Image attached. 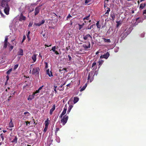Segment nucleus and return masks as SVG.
<instances>
[{"label":"nucleus","instance_id":"1","mask_svg":"<svg viewBox=\"0 0 146 146\" xmlns=\"http://www.w3.org/2000/svg\"><path fill=\"white\" fill-rule=\"evenodd\" d=\"M10 1V0H1L0 2V8L3 9L4 13L7 15L9 14L10 8L8 3Z\"/></svg>","mask_w":146,"mask_h":146},{"label":"nucleus","instance_id":"2","mask_svg":"<svg viewBox=\"0 0 146 146\" xmlns=\"http://www.w3.org/2000/svg\"><path fill=\"white\" fill-rule=\"evenodd\" d=\"M40 70V69L38 67L34 68L32 70V74L38 76L39 74V72Z\"/></svg>","mask_w":146,"mask_h":146},{"label":"nucleus","instance_id":"3","mask_svg":"<svg viewBox=\"0 0 146 146\" xmlns=\"http://www.w3.org/2000/svg\"><path fill=\"white\" fill-rule=\"evenodd\" d=\"M68 117L67 115H65L61 120V122L63 125H64L67 123Z\"/></svg>","mask_w":146,"mask_h":146},{"label":"nucleus","instance_id":"4","mask_svg":"<svg viewBox=\"0 0 146 146\" xmlns=\"http://www.w3.org/2000/svg\"><path fill=\"white\" fill-rule=\"evenodd\" d=\"M18 138L16 136L12 135L9 140L11 141V142L14 143H17Z\"/></svg>","mask_w":146,"mask_h":146},{"label":"nucleus","instance_id":"5","mask_svg":"<svg viewBox=\"0 0 146 146\" xmlns=\"http://www.w3.org/2000/svg\"><path fill=\"white\" fill-rule=\"evenodd\" d=\"M8 37L6 36L5 38V39L4 41V44L3 46V48L5 49L7 47V45H10V44L8 42Z\"/></svg>","mask_w":146,"mask_h":146},{"label":"nucleus","instance_id":"6","mask_svg":"<svg viewBox=\"0 0 146 146\" xmlns=\"http://www.w3.org/2000/svg\"><path fill=\"white\" fill-rule=\"evenodd\" d=\"M26 17L24 16L22 13H21L19 17V20L20 21H24L26 19Z\"/></svg>","mask_w":146,"mask_h":146},{"label":"nucleus","instance_id":"7","mask_svg":"<svg viewBox=\"0 0 146 146\" xmlns=\"http://www.w3.org/2000/svg\"><path fill=\"white\" fill-rule=\"evenodd\" d=\"M110 56V54L108 52H107L105 54L103 55H101L100 56V58H105L106 59H107Z\"/></svg>","mask_w":146,"mask_h":146},{"label":"nucleus","instance_id":"8","mask_svg":"<svg viewBox=\"0 0 146 146\" xmlns=\"http://www.w3.org/2000/svg\"><path fill=\"white\" fill-rule=\"evenodd\" d=\"M88 45L87 46L86 44H84L82 46L84 48V50H87L90 47V42H88Z\"/></svg>","mask_w":146,"mask_h":146},{"label":"nucleus","instance_id":"9","mask_svg":"<svg viewBox=\"0 0 146 146\" xmlns=\"http://www.w3.org/2000/svg\"><path fill=\"white\" fill-rule=\"evenodd\" d=\"M135 21L136 22L134 23V24L136 25L140 22H142L143 20L141 18L140 19L139 17H138L136 19Z\"/></svg>","mask_w":146,"mask_h":146},{"label":"nucleus","instance_id":"10","mask_svg":"<svg viewBox=\"0 0 146 146\" xmlns=\"http://www.w3.org/2000/svg\"><path fill=\"white\" fill-rule=\"evenodd\" d=\"M89 38H90L91 41H93L92 37L89 34H87L86 35H83V38L85 40H87Z\"/></svg>","mask_w":146,"mask_h":146},{"label":"nucleus","instance_id":"11","mask_svg":"<svg viewBox=\"0 0 146 146\" xmlns=\"http://www.w3.org/2000/svg\"><path fill=\"white\" fill-rule=\"evenodd\" d=\"M66 110L67 108L65 106L64 108L63 111L62 113L59 116L60 118H61L66 113Z\"/></svg>","mask_w":146,"mask_h":146},{"label":"nucleus","instance_id":"12","mask_svg":"<svg viewBox=\"0 0 146 146\" xmlns=\"http://www.w3.org/2000/svg\"><path fill=\"white\" fill-rule=\"evenodd\" d=\"M40 9L38 7H37L35 8L34 12L35 16H36L39 13Z\"/></svg>","mask_w":146,"mask_h":146},{"label":"nucleus","instance_id":"13","mask_svg":"<svg viewBox=\"0 0 146 146\" xmlns=\"http://www.w3.org/2000/svg\"><path fill=\"white\" fill-rule=\"evenodd\" d=\"M59 68L60 69H61L62 68V67H60ZM64 71V72L63 73V74H64L67 72V69L66 68H62V69H60L59 70V72H60V73H61V74H62L63 73V72H62V71Z\"/></svg>","mask_w":146,"mask_h":146},{"label":"nucleus","instance_id":"14","mask_svg":"<svg viewBox=\"0 0 146 146\" xmlns=\"http://www.w3.org/2000/svg\"><path fill=\"white\" fill-rule=\"evenodd\" d=\"M55 109V105L54 104L52 106V108L50 109V115H52L53 111H54Z\"/></svg>","mask_w":146,"mask_h":146},{"label":"nucleus","instance_id":"15","mask_svg":"<svg viewBox=\"0 0 146 146\" xmlns=\"http://www.w3.org/2000/svg\"><path fill=\"white\" fill-rule=\"evenodd\" d=\"M110 16L111 19V20H112V21H113L115 20V15L114 13H111L110 15Z\"/></svg>","mask_w":146,"mask_h":146},{"label":"nucleus","instance_id":"16","mask_svg":"<svg viewBox=\"0 0 146 146\" xmlns=\"http://www.w3.org/2000/svg\"><path fill=\"white\" fill-rule=\"evenodd\" d=\"M18 55H19L23 56V50L21 48L19 49V51L18 52Z\"/></svg>","mask_w":146,"mask_h":146},{"label":"nucleus","instance_id":"17","mask_svg":"<svg viewBox=\"0 0 146 146\" xmlns=\"http://www.w3.org/2000/svg\"><path fill=\"white\" fill-rule=\"evenodd\" d=\"M35 95V94L34 93L32 95H30L29 97L28 98V100H31L33 98H34Z\"/></svg>","mask_w":146,"mask_h":146},{"label":"nucleus","instance_id":"18","mask_svg":"<svg viewBox=\"0 0 146 146\" xmlns=\"http://www.w3.org/2000/svg\"><path fill=\"white\" fill-rule=\"evenodd\" d=\"M46 74L48 75L49 77L52 76V74L51 71H50V72L49 70V69H48L46 70Z\"/></svg>","mask_w":146,"mask_h":146},{"label":"nucleus","instance_id":"19","mask_svg":"<svg viewBox=\"0 0 146 146\" xmlns=\"http://www.w3.org/2000/svg\"><path fill=\"white\" fill-rule=\"evenodd\" d=\"M32 59L33 60L34 62L36 61V55L35 54H33L32 56Z\"/></svg>","mask_w":146,"mask_h":146},{"label":"nucleus","instance_id":"20","mask_svg":"<svg viewBox=\"0 0 146 146\" xmlns=\"http://www.w3.org/2000/svg\"><path fill=\"white\" fill-rule=\"evenodd\" d=\"M73 107V105H70L69 106L67 112L68 113V114L69 113Z\"/></svg>","mask_w":146,"mask_h":146},{"label":"nucleus","instance_id":"21","mask_svg":"<svg viewBox=\"0 0 146 146\" xmlns=\"http://www.w3.org/2000/svg\"><path fill=\"white\" fill-rule=\"evenodd\" d=\"M9 127H14V124L12 122V120L11 118V121L9 123Z\"/></svg>","mask_w":146,"mask_h":146},{"label":"nucleus","instance_id":"22","mask_svg":"<svg viewBox=\"0 0 146 146\" xmlns=\"http://www.w3.org/2000/svg\"><path fill=\"white\" fill-rule=\"evenodd\" d=\"M64 89V87L63 86V85H60L58 88H57L58 90H59L60 91H63Z\"/></svg>","mask_w":146,"mask_h":146},{"label":"nucleus","instance_id":"23","mask_svg":"<svg viewBox=\"0 0 146 146\" xmlns=\"http://www.w3.org/2000/svg\"><path fill=\"white\" fill-rule=\"evenodd\" d=\"M74 99V103L75 104L78 101L79 99L77 97H75Z\"/></svg>","mask_w":146,"mask_h":146},{"label":"nucleus","instance_id":"24","mask_svg":"<svg viewBox=\"0 0 146 146\" xmlns=\"http://www.w3.org/2000/svg\"><path fill=\"white\" fill-rule=\"evenodd\" d=\"M96 25L98 29H100L101 27V25L99 24V21H98L96 23Z\"/></svg>","mask_w":146,"mask_h":146},{"label":"nucleus","instance_id":"25","mask_svg":"<svg viewBox=\"0 0 146 146\" xmlns=\"http://www.w3.org/2000/svg\"><path fill=\"white\" fill-rule=\"evenodd\" d=\"M87 86V85H86V84H85V85L82 88H81L80 90V91L81 92L83 90H84L86 88V87Z\"/></svg>","mask_w":146,"mask_h":146},{"label":"nucleus","instance_id":"26","mask_svg":"<svg viewBox=\"0 0 146 146\" xmlns=\"http://www.w3.org/2000/svg\"><path fill=\"white\" fill-rule=\"evenodd\" d=\"M104 40L105 42H110V40L109 39H106L105 38H104Z\"/></svg>","mask_w":146,"mask_h":146},{"label":"nucleus","instance_id":"27","mask_svg":"<svg viewBox=\"0 0 146 146\" xmlns=\"http://www.w3.org/2000/svg\"><path fill=\"white\" fill-rule=\"evenodd\" d=\"M49 124V122L47 120H46L44 122L45 127H48V125Z\"/></svg>","mask_w":146,"mask_h":146},{"label":"nucleus","instance_id":"28","mask_svg":"<svg viewBox=\"0 0 146 146\" xmlns=\"http://www.w3.org/2000/svg\"><path fill=\"white\" fill-rule=\"evenodd\" d=\"M12 70V68L10 69L9 70H8L6 72V74L7 75L9 74L11 72V71Z\"/></svg>","mask_w":146,"mask_h":146},{"label":"nucleus","instance_id":"29","mask_svg":"<svg viewBox=\"0 0 146 146\" xmlns=\"http://www.w3.org/2000/svg\"><path fill=\"white\" fill-rule=\"evenodd\" d=\"M144 7H143V3H141L140 5V7H139V8L140 10H142L143 9Z\"/></svg>","mask_w":146,"mask_h":146},{"label":"nucleus","instance_id":"30","mask_svg":"<svg viewBox=\"0 0 146 146\" xmlns=\"http://www.w3.org/2000/svg\"><path fill=\"white\" fill-rule=\"evenodd\" d=\"M4 134L3 133H2L0 134V137L1 138L2 141H3V140L4 139Z\"/></svg>","mask_w":146,"mask_h":146},{"label":"nucleus","instance_id":"31","mask_svg":"<svg viewBox=\"0 0 146 146\" xmlns=\"http://www.w3.org/2000/svg\"><path fill=\"white\" fill-rule=\"evenodd\" d=\"M107 10L106 12L105 13V14L106 15L108 14V15L109 14V12L110 11V10L109 8L108 7L107 8Z\"/></svg>","mask_w":146,"mask_h":146},{"label":"nucleus","instance_id":"32","mask_svg":"<svg viewBox=\"0 0 146 146\" xmlns=\"http://www.w3.org/2000/svg\"><path fill=\"white\" fill-rule=\"evenodd\" d=\"M24 115H26V116L28 117L30 115V113L28 112H25L24 113Z\"/></svg>","mask_w":146,"mask_h":146},{"label":"nucleus","instance_id":"33","mask_svg":"<svg viewBox=\"0 0 146 146\" xmlns=\"http://www.w3.org/2000/svg\"><path fill=\"white\" fill-rule=\"evenodd\" d=\"M30 33V31H28V32L27 34V38H28V39L29 41V40H30V39L29 38V35Z\"/></svg>","mask_w":146,"mask_h":146},{"label":"nucleus","instance_id":"34","mask_svg":"<svg viewBox=\"0 0 146 146\" xmlns=\"http://www.w3.org/2000/svg\"><path fill=\"white\" fill-rule=\"evenodd\" d=\"M59 130V128L58 127H56L55 130V135H57V134L58 131Z\"/></svg>","mask_w":146,"mask_h":146},{"label":"nucleus","instance_id":"35","mask_svg":"<svg viewBox=\"0 0 146 146\" xmlns=\"http://www.w3.org/2000/svg\"><path fill=\"white\" fill-rule=\"evenodd\" d=\"M90 15H89L88 16H86V17H84L83 19V20L84 21L85 20H88L89 19V17H90Z\"/></svg>","mask_w":146,"mask_h":146},{"label":"nucleus","instance_id":"36","mask_svg":"<svg viewBox=\"0 0 146 146\" xmlns=\"http://www.w3.org/2000/svg\"><path fill=\"white\" fill-rule=\"evenodd\" d=\"M116 22L117 23L116 26L117 27H118L121 24L120 21H117Z\"/></svg>","mask_w":146,"mask_h":146},{"label":"nucleus","instance_id":"37","mask_svg":"<svg viewBox=\"0 0 146 146\" xmlns=\"http://www.w3.org/2000/svg\"><path fill=\"white\" fill-rule=\"evenodd\" d=\"M84 23H83L81 25L79 24V29L80 30L81 29V28L83 27V26L84 25Z\"/></svg>","mask_w":146,"mask_h":146},{"label":"nucleus","instance_id":"38","mask_svg":"<svg viewBox=\"0 0 146 146\" xmlns=\"http://www.w3.org/2000/svg\"><path fill=\"white\" fill-rule=\"evenodd\" d=\"M103 62V61L101 60L98 61V63L99 64V65H101Z\"/></svg>","mask_w":146,"mask_h":146},{"label":"nucleus","instance_id":"39","mask_svg":"<svg viewBox=\"0 0 146 146\" xmlns=\"http://www.w3.org/2000/svg\"><path fill=\"white\" fill-rule=\"evenodd\" d=\"M36 26H40L42 24L40 23V22L38 23H35L34 24Z\"/></svg>","mask_w":146,"mask_h":146},{"label":"nucleus","instance_id":"40","mask_svg":"<svg viewBox=\"0 0 146 146\" xmlns=\"http://www.w3.org/2000/svg\"><path fill=\"white\" fill-rule=\"evenodd\" d=\"M26 37L25 35H23V39H22V42H21L22 43H23L24 41V40L26 39Z\"/></svg>","mask_w":146,"mask_h":146},{"label":"nucleus","instance_id":"41","mask_svg":"<svg viewBox=\"0 0 146 146\" xmlns=\"http://www.w3.org/2000/svg\"><path fill=\"white\" fill-rule=\"evenodd\" d=\"M14 48V46H10V48H9V50L10 51H11Z\"/></svg>","mask_w":146,"mask_h":146},{"label":"nucleus","instance_id":"42","mask_svg":"<svg viewBox=\"0 0 146 146\" xmlns=\"http://www.w3.org/2000/svg\"><path fill=\"white\" fill-rule=\"evenodd\" d=\"M55 49H56V46H54L52 48V50L53 51V52L55 51Z\"/></svg>","mask_w":146,"mask_h":146},{"label":"nucleus","instance_id":"43","mask_svg":"<svg viewBox=\"0 0 146 146\" xmlns=\"http://www.w3.org/2000/svg\"><path fill=\"white\" fill-rule=\"evenodd\" d=\"M18 66V64H15L14 66V69L15 70V69H16L17 68Z\"/></svg>","mask_w":146,"mask_h":146},{"label":"nucleus","instance_id":"44","mask_svg":"<svg viewBox=\"0 0 146 146\" xmlns=\"http://www.w3.org/2000/svg\"><path fill=\"white\" fill-rule=\"evenodd\" d=\"M96 62L95 61L92 64V68L94 66L96 65Z\"/></svg>","mask_w":146,"mask_h":146},{"label":"nucleus","instance_id":"45","mask_svg":"<svg viewBox=\"0 0 146 146\" xmlns=\"http://www.w3.org/2000/svg\"><path fill=\"white\" fill-rule=\"evenodd\" d=\"M48 127H45L43 130V132H44V133H45L46 131L48 128Z\"/></svg>","mask_w":146,"mask_h":146},{"label":"nucleus","instance_id":"46","mask_svg":"<svg viewBox=\"0 0 146 146\" xmlns=\"http://www.w3.org/2000/svg\"><path fill=\"white\" fill-rule=\"evenodd\" d=\"M145 33H141V36L142 37H143L145 36Z\"/></svg>","mask_w":146,"mask_h":146},{"label":"nucleus","instance_id":"47","mask_svg":"<svg viewBox=\"0 0 146 146\" xmlns=\"http://www.w3.org/2000/svg\"><path fill=\"white\" fill-rule=\"evenodd\" d=\"M68 59H69V61L71 60L72 59V58L71 57V56L70 55H68Z\"/></svg>","mask_w":146,"mask_h":146},{"label":"nucleus","instance_id":"48","mask_svg":"<svg viewBox=\"0 0 146 146\" xmlns=\"http://www.w3.org/2000/svg\"><path fill=\"white\" fill-rule=\"evenodd\" d=\"M90 74L89 73V74H88V79H87L88 81H89V80H90Z\"/></svg>","mask_w":146,"mask_h":146},{"label":"nucleus","instance_id":"49","mask_svg":"<svg viewBox=\"0 0 146 146\" xmlns=\"http://www.w3.org/2000/svg\"><path fill=\"white\" fill-rule=\"evenodd\" d=\"M45 21L44 20H42V21H41V22H40V23H41V24L42 25L44 23Z\"/></svg>","mask_w":146,"mask_h":146},{"label":"nucleus","instance_id":"50","mask_svg":"<svg viewBox=\"0 0 146 146\" xmlns=\"http://www.w3.org/2000/svg\"><path fill=\"white\" fill-rule=\"evenodd\" d=\"M37 5V4L35 3H31V6H33V5Z\"/></svg>","mask_w":146,"mask_h":146},{"label":"nucleus","instance_id":"51","mask_svg":"<svg viewBox=\"0 0 146 146\" xmlns=\"http://www.w3.org/2000/svg\"><path fill=\"white\" fill-rule=\"evenodd\" d=\"M25 122L26 123V125H28V124H29L30 123V122H29L28 121H25Z\"/></svg>","mask_w":146,"mask_h":146},{"label":"nucleus","instance_id":"52","mask_svg":"<svg viewBox=\"0 0 146 146\" xmlns=\"http://www.w3.org/2000/svg\"><path fill=\"white\" fill-rule=\"evenodd\" d=\"M52 14H54V15H54V16H56V17H58L57 15H56V14L55 13H54V12H53V13H52Z\"/></svg>","mask_w":146,"mask_h":146},{"label":"nucleus","instance_id":"53","mask_svg":"<svg viewBox=\"0 0 146 146\" xmlns=\"http://www.w3.org/2000/svg\"><path fill=\"white\" fill-rule=\"evenodd\" d=\"M12 96H10L9 97V99H8V101H10L11 100V98H12Z\"/></svg>","mask_w":146,"mask_h":146},{"label":"nucleus","instance_id":"54","mask_svg":"<svg viewBox=\"0 0 146 146\" xmlns=\"http://www.w3.org/2000/svg\"><path fill=\"white\" fill-rule=\"evenodd\" d=\"M71 17L72 16H71V15L70 14H69L67 17V19H68L70 18V17Z\"/></svg>","mask_w":146,"mask_h":146},{"label":"nucleus","instance_id":"55","mask_svg":"<svg viewBox=\"0 0 146 146\" xmlns=\"http://www.w3.org/2000/svg\"><path fill=\"white\" fill-rule=\"evenodd\" d=\"M44 86L43 85L42 86H41V87H40L39 88H38V90H41L43 88V87Z\"/></svg>","mask_w":146,"mask_h":146},{"label":"nucleus","instance_id":"56","mask_svg":"<svg viewBox=\"0 0 146 146\" xmlns=\"http://www.w3.org/2000/svg\"><path fill=\"white\" fill-rule=\"evenodd\" d=\"M48 67V63L47 62H45V68H47Z\"/></svg>","mask_w":146,"mask_h":146},{"label":"nucleus","instance_id":"57","mask_svg":"<svg viewBox=\"0 0 146 146\" xmlns=\"http://www.w3.org/2000/svg\"><path fill=\"white\" fill-rule=\"evenodd\" d=\"M90 2V1L88 0H86L85 1V3L86 4L88 3H89Z\"/></svg>","mask_w":146,"mask_h":146},{"label":"nucleus","instance_id":"58","mask_svg":"<svg viewBox=\"0 0 146 146\" xmlns=\"http://www.w3.org/2000/svg\"><path fill=\"white\" fill-rule=\"evenodd\" d=\"M95 26V25L93 24L90 27L91 29H94V26Z\"/></svg>","mask_w":146,"mask_h":146},{"label":"nucleus","instance_id":"59","mask_svg":"<svg viewBox=\"0 0 146 146\" xmlns=\"http://www.w3.org/2000/svg\"><path fill=\"white\" fill-rule=\"evenodd\" d=\"M146 14V9L143 11V14L144 15V14Z\"/></svg>","mask_w":146,"mask_h":146},{"label":"nucleus","instance_id":"60","mask_svg":"<svg viewBox=\"0 0 146 146\" xmlns=\"http://www.w3.org/2000/svg\"><path fill=\"white\" fill-rule=\"evenodd\" d=\"M54 52L56 54H57V55H58V54H59V53H58V51H56V50H55V52Z\"/></svg>","mask_w":146,"mask_h":146},{"label":"nucleus","instance_id":"61","mask_svg":"<svg viewBox=\"0 0 146 146\" xmlns=\"http://www.w3.org/2000/svg\"><path fill=\"white\" fill-rule=\"evenodd\" d=\"M70 46H68V47H66V50L67 51H68L69 50V49H70Z\"/></svg>","mask_w":146,"mask_h":146},{"label":"nucleus","instance_id":"62","mask_svg":"<svg viewBox=\"0 0 146 146\" xmlns=\"http://www.w3.org/2000/svg\"><path fill=\"white\" fill-rule=\"evenodd\" d=\"M91 29V27H89V26L87 28H86V29Z\"/></svg>","mask_w":146,"mask_h":146},{"label":"nucleus","instance_id":"63","mask_svg":"<svg viewBox=\"0 0 146 146\" xmlns=\"http://www.w3.org/2000/svg\"><path fill=\"white\" fill-rule=\"evenodd\" d=\"M0 14H1V16L2 17H4V15H3V14L1 12H0Z\"/></svg>","mask_w":146,"mask_h":146},{"label":"nucleus","instance_id":"64","mask_svg":"<svg viewBox=\"0 0 146 146\" xmlns=\"http://www.w3.org/2000/svg\"><path fill=\"white\" fill-rule=\"evenodd\" d=\"M32 24H31V23H30L29 24V25H28V27H30L31 26H32Z\"/></svg>","mask_w":146,"mask_h":146}]
</instances>
